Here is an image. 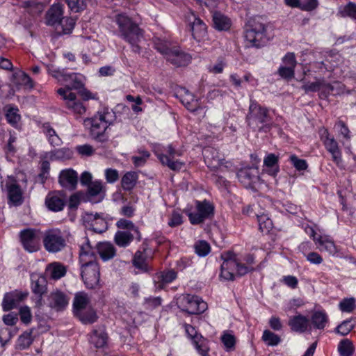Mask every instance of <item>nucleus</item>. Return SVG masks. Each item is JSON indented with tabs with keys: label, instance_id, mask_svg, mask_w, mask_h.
<instances>
[{
	"label": "nucleus",
	"instance_id": "58836bf2",
	"mask_svg": "<svg viewBox=\"0 0 356 356\" xmlns=\"http://www.w3.org/2000/svg\"><path fill=\"white\" fill-rule=\"evenodd\" d=\"M138 178V175L135 172H127L125 173L121 180L122 188L128 191L132 190L136 184Z\"/></svg>",
	"mask_w": 356,
	"mask_h": 356
},
{
	"label": "nucleus",
	"instance_id": "cd10ccee",
	"mask_svg": "<svg viewBox=\"0 0 356 356\" xmlns=\"http://www.w3.org/2000/svg\"><path fill=\"white\" fill-rule=\"evenodd\" d=\"M9 201L14 205H20L23 202L22 191L19 184H6V185Z\"/></svg>",
	"mask_w": 356,
	"mask_h": 356
},
{
	"label": "nucleus",
	"instance_id": "13d9d810",
	"mask_svg": "<svg viewBox=\"0 0 356 356\" xmlns=\"http://www.w3.org/2000/svg\"><path fill=\"white\" fill-rule=\"evenodd\" d=\"M17 109L11 108L8 110L6 118L9 124L16 126L20 120V115L17 113Z\"/></svg>",
	"mask_w": 356,
	"mask_h": 356
},
{
	"label": "nucleus",
	"instance_id": "8fccbe9b",
	"mask_svg": "<svg viewBox=\"0 0 356 356\" xmlns=\"http://www.w3.org/2000/svg\"><path fill=\"white\" fill-rule=\"evenodd\" d=\"M339 14L342 17H348L356 20V3L349 2L339 10Z\"/></svg>",
	"mask_w": 356,
	"mask_h": 356
},
{
	"label": "nucleus",
	"instance_id": "2eb2a0df",
	"mask_svg": "<svg viewBox=\"0 0 356 356\" xmlns=\"http://www.w3.org/2000/svg\"><path fill=\"white\" fill-rule=\"evenodd\" d=\"M86 227L94 232L102 234L107 229V222L99 213H86L84 217Z\"/></svg>",
	"mask_w": 356,
	"mask_h": 356
},
{
	"label": "nucleus",
	"instance_id": "49530a36",
	"mask_svg": "<svg viewBox=\"0 0 356 356\" xmlns=\"http://www.w3.org/2000/svg\"><path fill=\"white\" fill-rule=\"evenodd\" d=\"M254 214L257 216L259 223V227L261 232L268 233L273 228V222L267 215L261 214L258 215L255 213Z\"/></svg>",
	"mask_w": 356,
	"mask_h": 356
},
{
	"label": "nucleus",
	"instance_id": "e2e57ef3",
	"mask_svg": "<svg viewBox=\"0 0 356 356\" xmlns=\"http://www.w3.org/2000/svg\"><path fill=\"white\" fill-rule=\"evenodd\" d=\"M50 170V163L48 161H43L41 163L40 172L38 175L42 183H44L48 178Z\"/></svg>",
	"mask_w": 356,
	"mask_h": 356
},
{
	"label": "nucleus",
	"instance_id": "774afa93",
	"mask_svg": "<svg viewBox=\"0 0 356 356\" xmlns=\"http://www.w3.org/2000/svg\"><path fill=\"white\" fill-rule=\"evenodd\" d=\"M335 127L337 129L339 134H341L343 138L346 139H349L350 138V131L343 121H338L335 124Z\"/></svg>",
	"mask_w": 356,
	"mask_h": 356
},
{
	"label": "nucleus",
	"instance_id": "5701e85b",
	"mask_svg": "<svg viewBox=\"0 0 356 356\" xmlns=\"http://www.w3.org/2000/svg\"><path fill=\"white\" fill-rule=\"evenodd\" d=\"M45 204L47 208L53 211H62L65 204V201L61 193H49L46 199Z\"/></svg>",
	"mask_w": 356,
	"mask_h": 356
},
{
	"label": "nucleus",
	"instance_id": "f3484780",
	"mask_svg": "<svg viewBox=\"0 0 356 356\" xmlns=\"http://www.w3.org/2000/svg\"><path fill=\"white\" fill-rule=\"evenodd\" d=\"M78 174L72 168L63 170L58 177L59 184L69 190H74L78 184Z\"/></svg>",
	"mask_w": 356,
	"mask_h": 356
},
{
	"label": "nucleus",
	"instance_id": "a19ab883",
	"mask_svg": "<svg viewBox=\"0 0 356 356\" xmlns=\"http://www.w3.org/2000/svg\"><path fill=\"white\" fill-rule=\"evenodd\" d=\"M311 321L315 328L322 330L327 322V316L323 312L316 311L313 313Z\"/></svg>",
	"mask_w": 356,
	"mask_h": 356
},
{
	"label": "nucleus",
	"instance_id": "c756f323",
	"mask_svg": "<svg viewBox=\"0 0 356 356\" xmlns=\"http://www.w3.org/2000/svg\"><path fill=\"white\" fill-rule=\"evenodd\" d=\"M90 299L87 293L79 292L75 294L73 301L74 314H76L89 307Z\"/></svg>",
	"mask_w": 356,
	"mask_h": 356
},
{
	"label": "nucleus",
	"instance_id": "de8ad7c7",
	"mask_svg": "<svg viewBox=\"0 0 356 356\" xmlns=\"http://www.w3.org/2000/svg\"><path fill=\"white\" fill-rule=\"evenodd\" d=\"M69 8L75 13L84 10L92 0H65Z\"/></svg>",
	"mask_w": 356,
	"mask_h": 356
},
{
	"label": "nucleus",
	"instance_id": "603ef678",
	"mask_svg": "<svg viewBox=\"0 0 356 356\" xmlns=\"http://www.w3.org/2000/svg\"><path fill=\"white\" fill-rule=\"evenodd\" d=\"M116 226L119 229H126L125 231H130L131 232H135L139 237L140 231L131 220L121 218L116 222Z\"/></svg>",
	"mask_w": 356,
	"mask_h": 356
},
{
	"label": "nucleus",
	"instance_id": "20e7f679",
	"mask_svg": "<svg viewBox=\"0 0 356 356\" xmlns=\"http://www.w3.org/2000/svg\"><path fill=\"white\" fill-rule=\"evenodd\" d=\"M245 38L250 47L260 48L266 44L268 41L266 27L260 17L248 19L245 26Z\"/></svg>",
	"mask_w": 356,
	"mask_h": 356
},
{
	"label": "nucleus",
	"instance_id": "4be33fe9",
	"mask_svg": "<svg viewBox=\"0 0 356 356\" xmlns=\"http://www.w3.org/2000/svg\"><path fill=\"white\" fill-rule=\"evenodd\" d=\"M108 340V334L104 326L94 329L90 335V342L97 348H104Z\"/></svg>",
	"mask_w": 356,
	"mask_h": 356
},
{
	"label": "nucleus",
	"instance_id": "1a4fd4ad",
	"mask_svg": "<svg viewBox=\"0 0 356 356\" xmlns=\"http://www.w3.org/2000/svg\"><path fill=\"white\" fill-rule=\"evenodd\" d=\"M38 233V230L31 228L24 229L20 232V241L26 251L33 252L39 249Z\"/></svg>",
	"mask_w": 356,
	"mask_h": 356
},
{
	"label": "nucleus",
	"instance_id": "0e129e2a",
	"mask_svg": "<svg viewBox=\"0 0 356 356\" xmlns=\"http://www.w3.org/2000/svg\"><path fill=\"white\" fill-rule=\"evenodd\" d=\"M290 161L298 170H304L307 168V163L306 161L299 159L296 155H291L290 156Z\"/></svg>",
	"mask_w": 356,
	"mask_h": 356
},
{
	"label": "nucleus",
	"instance_id": "412c9836",
	"mask_svg": "<svg viewBox=\"0 0 356 356\" xmlns=\"http://www.w3.org/2000/svg\"><path fill=\"white\" fill-rule=\"evenodd\" d=\"M239 181L245 186H251L258 178V169L257 168H245L237 172Z\"/></svg>",
	"mask_w": 356,
	"mask_h": 356
},
{
	"label": "nucleus",
	"instance_id": "f257e3e1",
	"mask_svg": "<svg viewBox=\"0 0 356 356\" xmlns=\"http://www.w3.org/2000/svg\"><path fill=\"white\" fill-rule=\"evenodd\" d=\"M58 76L65 83V88H59L58 93L61 95L65 101L67 108L72 110L74 113L82 115L86 112V108L79 101H76V94L72 90H78L83 86V83L79 79L77 74H66L63 71H58Z\"/></svg>",
	"mask_w": 356,
	"mask_h": 356
},
{
	"label": "nucleus",
	"instance_id": "a18cd8bd",
	"mask_svg": "<svg viewBox=\"0 0 356 356\" xmlns=\"http://www.w3.org/2000/svg\"><path fill=\"white\" fill-rule=\"evenodd\" d=\"M32 330L26 331L22 333L17 339V347L20 350H24L29 348L33 341V339L31 337Z\"/></svg>",
	"mask_w": 356,
	"mask_h": 356
},
{
	"label": "nucleus",
	"instance_id": "2f4dec72",
	"mask_svg": "<svg viewBox=\"0 0 356 356\" xmlns=\"http://www.w3.org/2000/svg\"><path fill=\"white\" fill-rule=\"evenodd\" d=\"M154 47L165 58L167 57L168 54L171 51L174 45L170 41L159 37H154L152 39Z\"/></svg>",
	"mask_w": 356,
	"mask_h": 356
},
{
	"label": "nucleus",
	"instance_id": "3c124183",
	"mask_svg": "<svg viewBox=\"0 0 356 356\" xmlns=\"http://www.w3.org/2000/svg\"><path fill=\"white\" fill-rule=\"evenodd\" d=\"M262 340L268 345V346H277L280 343L281 339L280 337L275 334L274 332L266 330L263 332Z\"/></svg>",
	"mask_w": 356,
	"mask_h": 356
},
{
	"label": "nucleus",
	"instance_id": "5fc2aeb1",
	"mask_svg": "<svg viewBox=\"0 0 356 356\" xmlns=\"http://www.w3.org/2000/svg\"><path fill=\"white\" fill-rule=\"evenodd\" d=\"M221 341L227 350H231L234 348L236 338L233 334L226 332H224L221 337Z\"/></svg>",
	"mask_w": 356,
	"mask_h": 356
},
{
	"label": "nucleus",
	"instance_id": "a211bd4d",
	"mask_svg": "<svg viewBox=\"0 0 356 356\" xmlns=\"http://www.w3.org/2000/svg\"><path fill=\"white\" fill-rule=\"evenodd\" d=\"M86 200L92 203H98L104 197V188L100 181H94L88 186L86 195Z\"/></svg>",
	"mask_w": 356,
	"mask_h": 356
},
{
	"label": "nucleus",
	"instance_id": "0eeeda50",
	"mask_svg": "<svg viewBox=\"0 0 356 356\" xmlns=\"http://www.w3.org/2000/svg\"><path fill=\"white\" fill-rule=\"evenodd\" d=\"M89 120L91 123L90 134L92 137L102 143L106 141L107 137L104 133L109 124L106 120L105 113L98 112L96 115Z\"/></svg>",
	"mask_w": 356,
	"mask_h": 356
},
{
	"label": "nucleus",
	"instance_id": "37998d69",
	"mask_svg": "<svg viewBox=\"0 0 356 356\" xmlns=\"http://www.w3.org/2000/svg\"><path fill=\"white\" fill-rule=\"evenodd\" d=\"M132 264L136 268L144 272L147 271V264L146 254L138 250L134 254Z\"/></svg>",
	"mask_w": 356,
	"mask_h": 356
},
{
	"label": "nucleus",
	"instance_id": "a878e982",
	"mask_svg": "<svg viewBox=\"0 0 356 356\" xmlns=\"http://www.w3.org/2000/svg\"><path fill=\"white\" fill-rule=\"evenodd\" d=\"M63 8L60 4H54L48 10L46 14L47 24L55 28L63 19Z\"/></svg>",
	"mask_w": 356,
	"mask_h": 356
},
{
	"label": "nucleus",
	"instance_id": "ddd939ff",
	"mask_svg": "<svg viewBox=\"0 0 356 356\" xmlns=\"http://www.w3.org/2000/svg\"><path fill=\"white\" fill-rule=\"evenodd\" d=\"M321 138L327 150L332 154L333 161L339 164L341 161V156L337 142L334 137H330L325 129L321 130Z\"/></svg>",
	"mask_w": 356,
	"mask_h": 356
},
{
	"label": "nucleus",
	"instance_id": "c03bdc74",
	"mask_svg": "<svg viewBox=\"0 0 356 356\" xmlns=\"http://www.w3.org/2000/svg\"><path fill=\"white\" fill-rule=\"evenodd\" d=\"M318 243L321 246V250H324L333 255L337 252V249L334 241L328 238L327 236H320L318 237Z\"/></svg>",
	"mask_w": 356,
	"mask_h": 356
},
{
	"label": "nucleus",
	"instance_id": "4468645a",
	"mask_svg": "<svg viewBox=\"0 0 356 356\" xmlns=\"http://www.w3.org/2000/svg\"><path fill=\"white\" fill-rule=\"evenodd\" d=\"M28 292H22L17 290L6 293L2 301V308L4 312H8L16 308L19 303L27 298Z\"/></svg>",
	"mask_w": 356,
	"mask_h": 356
},
{
	"label": "nucleus",
	"instance_id": "aec40b11",
	"mask_svg": "<svg viewBox=\"0 0 356 356\" xmlns=\"http://www.w3.org/2000/svg\"><path fill=\"white\" fill-rule=\"evenodd\" d=\"M137 239L140 241L141 240V234L139 232V237L135 232L130 231H118L114 236L115 243L120 248L127 247L134 239Z\"/></svg>",
	"mask_w": 356,
	"mask_h": 356
},
{
	"label": "nucleus",
	"instance_id": "69168bd1",
	"mask_svg": "<svg viewBox=\"0 0 356 356\" xmlns=\"http://www.w3.org/2000/svg\"><path fill=\"white\" fill-rule=\"evenodd\" d=\"M353 328L350 321H345L336 328V332L343 336L347 335Z\"/></svg>",
	"mask_w": 356,
	"mask_h": 356
},
{
	"label": "nucleus",
	"instance_id": "6e6d98bb",
	"mask_svg": "<svg viewBox=\"0 0 356 356\" xmlns=\"http://www.w3.org/2000/svg\"><path fill=\"white\" fill-rule=\"evenodd\" d=\"M186 332L188 336L193 340V343H200L204 341V337L195 330V327L191 325H186Z\"/></svg>",
	"mask_w": 356,
	"mask_h": 356
},
{
	"label": "nucleus",
	"instance_id": "ea45409f",
	"mask_svg": "<svg viewBox=\"0 0 356 356\" xmlns=\"http://www.w3.org/2000/svg\"><path fill=\"white\" fill-rule=\"evenodd\" d=\"M223 262L221 265L222 267L233 272L238 266V259L236 255L232 252H227L222 255Z\"/></svg>",
	"mask_w": 356,
	"mask_h": 356
},
{
	"label": "nucleus",
	"instance_id": "e433bc0d",
	"mask_svg": "<svg viewBox=\"0 0 356 356\" xmlns=\"http://www.w3.org/2000/svg\"><path fill=\"white\" fill-rule=\"evenodd\" d=\"M215 154H217V152L211 147H207L203 151L204 161L209 168H218L221 164L220 159L218 156H214Z\"/></svg>",
	"mask_w": 356,
	"mask_h": 356
},
{
	"label": "nucleus",
	"instance_id": "72a5a7b5",
	"mask_svg": "<svg viewBox=\"0 0 356 356\" xmlns=\"http://www.w3.org/2000/svg\"><path fill=\"white\" fill-rule=\"evenodd\" d=\"M213 22L215 29L218 31H227L231 27L230 19L219 12L213 13Z\"/></svg>",
	"mask_w": 356,
	"mask_h": 356
},
{
	"label": "nucleus",
	"instance_id": "f03ea898",
	"mask_svg": "<svg viewBox=\"0 0 356 356\" xmlns=\"http://www.w3.org/2000/svg\"><path fill=\"white\" fill-rule=\"evenodd\" d=\"M115 21L118 26L121 37L131 45L134 52L140 54L141 48L138 42L143 37V31L124 14L115 15Z\"/></svg>",
	"mask_w": 356,
	"mask_h": 356
},
{
	"label": "nucleus",
	"instance_id": "c9c22d12",
	"mask_svg": "<svg viewBox=\"0 0 356 356\" xmlns=\"http://www.w3.org/2000/svg\"><path fill=\"white\" fill-rule=\"evenodd\" d=\"M181 102L191 112H194L200 108L198 100L188 90H184V95H181Z\"/></svg>",
	"mask_w": 356,
	"mask_h": 356
},
{
	"label": "nucleus",
	"instance_id": "dca6fc26",
	"mask_svg": "<svg viewBox=\"0 0 356 356\" xmlns=\"http://www.w3.org/2000/svg\"><path fill=\"white\" fill-rule=\"evenodd\" d=\"M48 300L51 308L57 312H60L67 306L70 298L64 292L56 289L49 294Z\"/></svg>",
	"mask_w": 356,
	"mask_h": 356
},
{
	"label": "nucleus",
	"instance_id": "7c9ffc66",
	"mask_svg": "<svg viewBox=\"0 0 356 356\" xmlns=\"http://www.w3.org/2000/svg\"><path fill=\"white\" fill-rule=\"evenodd\" d=\"M46 271L49 274L51 279L57 280L65 275L67 269L63 264L53 262L47 266Z\"/></svg>",
	"mask_w": 356,
	"mask_h": 356
},
{
	"label": "nucleus",
	"instance_id": "4d7b16f0",
	"mask_svg": "<svg viewBox=\"0 0 356 356\" xmlns=\"http://www.w3.org/2000/svg\"><path fill=\"white\" fill-rule=\"evenodd\" d=\"M19 315L20 320L23 323L28 325L31 322L32 314L31 309L28 306L22 307L19 309Z\"/></svg>",
	"mask_w": 356,
	"mask_h": 356
},
{
	"label": "nucleus",
	"instance_id": "9d476101",
	"mask_svg": "<svg viewBox=\"0 0 356 356\" xmlns=\"http://www.w3.org/2000/svg\"><path fill=\"white\" fill-rule=\"evenodd\" d=\"M181 302L185 305L183 310L191 314H199L207 309V302L196 296L187 294L183 297Z\"/></svg>",
	"mask_w": 356,
	"mask_h": 356
},
{
	"label": "nucleus",
	"instance_id": "79ce46f5",
	"mask_svg": "<svg viewBox=\"0 0 356 356\" xmlns=\"http://www.w3.org/2000/svg\"><path fill=\"white\" fill-rule=\"evenodd\" d=\"M158 158L163 165H166L170 169L174 171L180 170L184 165V163L178 160L174 161L164 154H159Z\"/></svg>",
	"mask_w": 356,
	"mask_h": 356
},
{
	"label": "nucleus",
	"instance_id": "f704fd0d",
	"mask_svg": "<svg viewBox=\"0 0 356 356\" xmlns=\"http://www.w3.org/2000/svg\"><path fill=\"white\" fill-rule=\"evenodd\" d=\"M302 89L306 92H316L323 90L324 92L330 93L333 90V86L324 81H318L313 83H309L302 86Z\"/></svg>",
	"mask_w": 356,
	"mask_h": 356
},
{
	"label": "nucleus",
	"instance_id": "6e6552de",
	"mask_svg": "<svg viewBox=\"0 0 356 356\" xmlns=\"http://www.w3.org/2000/svg\"><path fill=\"white\" fill-rule=\"evenodd\" d=\"M81 275L87 288L95 289L98 286L100 279L99 264L94 263L81 265Z\"/></svg>",
	"mask_w": 356,
	"mask_h": 356
},
{
	"label": "nucleus",
	"instance_id": "bf43d9fd",
	"mask_svg": "<svg viewBox=\"0 0 356 356\" xmlns=\"http://www.w3.org/2000/svg\"><path fill=\"white\" fill-rule=\"evenodd\" d=\"M71 156V152L69 149L62 148L57 149L51 152V159H69Z\"/></svg>",
	"mask_w": 356,
	"mask_h": 356
},
{
	"label": "nucleus",
	"instance_id": "6ab92c4d",
	"mask_svg": "<svg viewBox=\"0 0 356 356\" xmlns=\"http://www.w3.org/2000/svg\"><path fill=\"white\" fill-rule=\"evenodd\" d=\"M165 58L171 64L180 67L186 65L191 61V56L175 46Z\"/></svg>",
	"mask_w": 356,
	"mask_h": 356
},
{
	"label": "nucleus",
	"instance_id": "c85d7f7f",
	"mask_svg": "<svg viewBox=\"0 0 356 356\" xmlns=\"http://www.w3.org/2000/svg\"><path fill=\"white\" fill-rule=\"evenodd\" d=\"M74 315L84 325L93 324L97 322L99 318L96 310L91 307Z\"/></svg>",
	"mask_w": 356,
	"mask_h": 356
},
{
	"label": "nucleus",
	"instance_id": "680f3d73",
	"mask_svg": "<svg viewBox=\"0 0 356 356\" xmlns=\"http://www.w3.org/2000/svg\"><path fill=\"white\" fill-rule=\"evenodd\" d=\"M76 151L81 156H90L95 153L93 147L88 144L76 146Z\"/></svg>",
	"mask_w": 356,
	"mask_h": 356
},
{
	"label": "nucleus",
	"instance_id": "473e14b6",
	"mask_svg": "<svg viewBox=\"0 0 356 356\" xmlns=\"http://www.w3.org/2000/svg\"><path fill=\"white\" fill-rule=\"evenodd\" d=\"M42 129L51 145L55 147L61 145L62 140L57 135L56 131L49 122L44 123L42 125Z\"/></svg>",
	"mask_w": 356,
	"mask_h": 356
},
{
	"label": "nucleus",
	"instance_id": "f8f14e48",
	"mask_svg": "<svg viewBox=\"0 0 356 356\" xmlns=\"http://www.w3.org/2000/svg\"><path fill=\"white\" fill-rule=\"evenodd\" d=\"M191 31L193 38L200 41L207 35V26L202 19L197 17L193 12H190L186 16Z\"/></svg>",
	"mask_w": 356,
	"mask_h": 356
},
{
	"label": "nucleus",
	"instance_id": "9b49d317",
	"mask_svg": "<svg viewBox=\"0 0 356 356\" xmlns=\"http://www.w3.org/2000/svg\"><path fill=\"white\" fill-rule=\"evenodd\" d=\"M31 291L37 296L35 304L37 307L43 305V296L47 293V281L44 276H31Z\"/></svg>",
	"mask_w": 356,
	"mask_h": 356
},
{
	"label": "nucleus",
	"instance_id": "393cba45",
	"mask_svg": "<svg viewBox=\"0 0 356 356\" xmlns=\"http://www.w3.org/2000/svg\"><path fill=\"white\" fill-rule=\"evenodd\" d=\"M309 319L301 314L290 317L288 325L293 332L303 333L308 327Z\"/></svg>",
	"mask_w": 356,
	"mask_h": 356
},
{
	"label": "nucleus",
	"instance_id": "7ed1b4c3",
	"mask_svg": "<svg viewBox=\"0 0 356 356\" xmlns=\"http://www.w3.org/2000/svg\"><path fill=\"white\" fill-rule=\"evenodd\" d=\"M246 120L252 129L259 132L270 131L273 124L268 108L262 107L254 101H251Z\"/></svg>",
	"mask_w": 356,
	"mask_h": 356
},
{
	"label": "nucleus",
	"instance_id": "338daca9",
	"mask_svg": "<svg viewBox=\"0 0 356 356\" xmlns=\"http://www.w3.org/2000/svg\"><path fill=\"white\" fill-rule=\"evenodd\" d=\"M183 222L182 216L178 211H174L168 221V225L171 227H175L181 225Z\"/></svg>",
	"mask_w": 356,
	"mask_h": 356
},
{
	"label": "nucleus",
	"instance_id": "423d86ee",
	"mask_svg": "<svg viewBox=\"0 0 356 356\" xmlns=\"http://www.w3.org/2000/svg\"><path fill=\"white\" fill-rule=\"evenodd\" d=\"M196 212L186 211L192 225L202 223L206 219L213 216L214 207L209 201H196Z\"/></svg>",
	"mask_w": 356,
	"mask_h": 356
},
{
	"label": "nucleus",
	"instance_id": "052dcab7",
	"mask_svg": "<svg viewBox=\"0 0 356 356\" xmlns=\"http://www.w3.org/2000/svg\"><path fill=\"white\" fill-rule=\"evenodd\" d=\"M355 307L353 298H345L339 303V308L342 312H351Z\"/></svg>",
	"mask_w": 356,
	"mask_h": 356
},
{
	"label": "nucleus",
	"instance_id": "39448f33",
	"mask_svg": "<svg viewBox=\"0 0 356 356\" xmlns=\"http://www.w3.org/2000/svg\"><path fill=\"white\" fill-rule=\"evenodd\" d=\"M42 242L44 249L50 253L60 252L67 245L63 232L58 228L46 230L43 234Z\"/></svg>",
	"mask_w": 356,
	"mask_h": 356
},
{
	"label": "nucleus",
	"instance_id": "864d4df0",
	"mask_svg": "<svg viewBox=\"0 0 356 356\" xmlns=\"http://www.w3.org/2000/svg\"><path fill=\"white\" fill-rule=\"evenodd\" d=\"M194 248L195 252L200 257H205L209 253L211 250L209 244L205 241H199L197 242L194 245Z\"/></svg>",
	"mask_w": 356,
	"mask_h": 356
},
{
	"label": "nucleus",
	"instance_id": "4c0bfd02",
	"mask_svg": "<svg viewBox=\"0 0 356 356\" xmlns=\"http://www.w3.org/2000/svg\"><path fill=\"white\" fill-rule=\"evenodd\" d=\"M75 19L72 17H63L55 28L59 34H69L74 29Z\"/></svg>",
	"mask_w": 356,
	"mask_h": 356
},
{
	"label": "nucleus",
	"instance_id": "bb28decb",
	"mask_svg": "<svg viewBox=\"0 0 356 356\" xmlns=\"http://www.w3.org/2000/svg\"><path fill=\"white\" fill-rule=\"evenodd\" d=\"M97 250L103 261L113 259L116 254V249L109 242H99L97 244Z\"/></svg>",
	"mask_w": 356,
	"mask_h": 356
},
{
	"label": "nucleus",
	"instance_id": "09e8293b",
	"mask_svg": "<svg viewBox=\"0 0 356 356\" xmlns=\"http://www.w3.org/2000/svg\"><path fill=\"white\" fill-rule=\"evenodd\" d=\"M338 350L341 356H351L354 351L353 343L347 339L341 340L339 343Z\"/></svg>",
	"mask_w": 356,
	"mask_h": 356
},
{
	"label": "nucleus",
	"instance_id": "b1692460",
	"mask_svg": "<svg viewBox=\"0 0 356 356\" xmlns=\"http://www.w3.org/2000/svg\"><path fill=\"white\" fill-rule=\"evenodd\" d=\"M79 261L81 265L97 263L94 250L92 248L88 241L82 245L79 252Z\"/></svg>",
	"mask_w": 356,
	"mask_h": 356
}]
</instances>
